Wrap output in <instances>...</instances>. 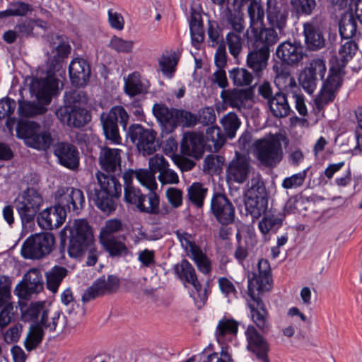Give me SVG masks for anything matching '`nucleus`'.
Here are the masks:
<instances>
[{
	"mask_svg": "<svg viewBox=\"0 0 362 362\" xmlns=\"http://www.w3.org/2000/svg\"><path fill=\"white\" fill-rule=\"evenodd\" d=\"M54 154L62 165L71 170L78 168V151L74 145L64 141L57 142L54 146Z\"/></svg>",
	"mask_w": 362,
	"mask_h": 362,
	"instance_id": "obj_24",
	"label": "nucleus"
},
{
	"mask_svg": "<svg viewBox=\"0 0 362 362\" xmlns=\"http://www.w3.org/2000/svg\"><path fill=\"white\" fill-rule=\"evenodd\" d=\"M175 234L187 256L196 250L198 246L194 242V237L182 229L177 230Z\"/></svg>",
	"mask_w": 362,
	"mask_h": 362,
	"instance_id": "obj_59",
	"label": "nucleus"
},
{
	"mask_svg": "<svg viewBox=\"0 0 362 362\" xmlns=\"http://www.w3.org/2000/svg\"><path fill=\"white\" fill-rule=\"evenodd\" d=\"M230 79L235 86H251L254 76L251 72L245 68H233L228 71Z\"/></svg>",
	"mask_w": 362,
	"mask_h": 362,
	"instance_id": "obj_47",
	"label": "nucleus"
},
{
	"mask_svg": "<svg viewBox=\"0 0 362 362\" xmlns=\"http://www.w3.org/2000/svg\"><path fill=\"white\" fill-rule=\"evenodd\" d=\"M56 115L62 124L71 127H82L90 120L88 110L80 107H61Z\"/></svg>",
	"mask_w": 362,
	"mask_h": 362,
	"instance_id": "obj_20",
	"label": "nucleus"
},
{
	"mask_svg": "<svg viewBox=\"0 0 362 362\" xmlns=\"http://www.w3.org/2000/svg\"><path fill=\"white\" fill-rule=\"evenodd\" d=\"M124 224L119 219L112 218L105 221L104 226L100 229L99 238H113L114 234L123 230Z\"/></svg>",
	"mask_w": 362,
	"mask_h": 362,
	"instance_id": "obj_58",
	"label": "nucleus"
},
{
	"mask_svg": "<svg viewBox=\"0 0 362 362\" xmlns=\"http://www.w3.org/2000/svg\"><path fill=\"white\" fill-rule=\"evenodd\" d=\"M150 83L148 80L142 79L137 72L129 74L124 81V92L130 97L144 94L148 92Z\"/></svg>",
	"mask_w": 362,
	"mask_h": 362,
	"instance_id": "obj_34",
	"label": "nucleus"
},
{
	"mask_svg": "<svg viewBox=\"0 0 362 362\" xmlns=\"http://www.w3.org/2000/svg\"><path fill=\"white\" fill-rule=\"evenodd\" d=\"M177 61L178 58L175 52L170 55L162 56L159 60V66L163 74L168 77H171L175 71Z\"/></svg>",
	"mask_w": 362,
	"mask_h": 362,
	"instance_id": "obj_61",
	"label": "nucleus"
},
{
	"mask_svg": "<svg viewBox=\"0 0 362 362\" xmlns=\"http://www.w3.org/2000/svg\"><path fill=\"white\" fill-rule=\"evenodd\" d=\"M273 70L276 74L274 83L279 90L287 94L296 93L300 91L295 78L291 74L290 71L283 65H274Z\"/></svg>",
	"mask_w": 362,
	"mask_h": 362,
	"instance_id": "obj_28",
	"label": "nucleus"
},
{
	"mask_svg": "<svg viewBox=\"0 0 362 362\" xmlns=\"http://www.w3.org/2000/svg\"><path fill=\"white\" fill-rule=\"evenodd\" d=\"M339 31L341 39L354 40L358 35V26L352 13L344 15L339 23Z\"/></svg>",
	"mask_w": 362,
	"mask_h": 362,
	"instance_id": "obj_42",
	"label": "nucleus"
},
{
	"mask_svg": "<svg viewBox=\"0 0 362 362\" xmlns=\"http://www.w3.org/2000/svg\"><path fill=\"white\" fill-rule=\"evenodd\" d=\"M221 124L227 136L233 139L240 125V121L234 112H229L221 119Z\"/></svg>",
	"mask_w": 362,
	"mask_h": 362,
	"instance_id": "obj_57",
	"label": "nucleus"
},
{
	"mask_svg": "<svg viewBox=\"0 0 362 362\" xmlns=\"http://www.w3.org/2000/svg\"><path fill=\"white\" fill-rule=\"evenodd\" d=\"M242 33L228 32L226 36V42L228 45L229 53L238 59L243 49L244 40L240 36Z\"/></svg>",
	"mask_w": 362,
	"mask_h": 362,
	"instance_id": "obj_54",
	"label": "nucleus"
},
{
	"mask_svg": "<svg viewBox=\"0 0 362 362\" xmlns=\"http://www.w3.org/2000/svg\"><path fill=\"white\" fill-rule=\"evenodd\" d=\"M40 125L34 121L18 120L16 126V136L24 141L26 146L28 144L29 139H32Z\"/></svg>",
	"mask_w": 362,
	"mask_h": 362,
	"instance_id": "obj_46",
	"label": "nucleus"
},
{
	"mask_svg": "<svg viewBox=\"0 0 362 362\" xmlns=\"http://www.w3.org/2000/svg\"><path fill=\"white\" fill-rule=\"evenodd\" d=\"M121 152L118 148H101L99 155L101 168L108 173L121 171Z\"/></svg>",
	"mask_w": 362,
	"mask_h": 362,
	"instance_id": "obj_31",
	"label": "nucleus"
},
{
	"mask_svg": "<svg viewBox=\"0 0 362 362\" xmlns=\"http://www.w3.org/2000/svg\"><path fill=\"white\" fill-rule=\"evenodd\" d=\"M119 284V279L114 275L103 276L88 287L82 296V301L87 303L99 296L115 292Z\"/></svg>",
	"mask_w": 362,
	"mask_h": 362,
	"instance_id": "obj_18",
	"label": "nucleus"
},
{
	"mask_svg": "<svg viewBox=\"0 0 362 362\" xmlns=\"http://www.w3.org/2000/svg\"><path fill=\"white\" fill-rule=\"evenodd\" d=\"M135 177L139 182L150 191L156 188V177L147 169L132 170L125 171L122 175L124 187L132 186L133 177Z\"/></svg>",
	"mask_w": 362,
	"mask_h": 362,
	"instance_id": "obj_32",
	"label": "nucleus"
},
{
	"mask_svg": "<svg viewBox=\"0 0 362 362\" xmlns=\"http://www.w3.org/2000/svg\"><path fill=\"white\" fill-rule=\"evenodd\" d=\"M223 21L226 27L231 29L230 32L243 33L245 29L244 14L240 9L228 8L224 13Z\"/></svg>",
	"mask_w": 362,
	"mask_h": 362,
	"instance_id": "obj_41",
	"label": "nucleus"
},
{
	"mask_svg": "<svg viewBox=\"0 0 362 362\" xmlns=\"http://www.w3.org/2000/svg\"><path fill=\"white\" fill-rule=\"evenodd\" d=\"M355 120L356 126L355 134L356 138V153H362V106H358L354 110Z\"/></svg>",
	"mask_w": 362,
	"mask_h": 362,
	"instance_id": "obj_64",
	"label": "nucleus"
},
{
	"mask_svg": "<svg viewBox=\"0 0 362 362\" xmlns=\"http://www.w3.org/2000/svg\"><path fill=\"white\" fill-rule=\"evenodd\" d=\"M100 242L110 257H119L128 253V248L125 244L116 238L101 239Z\"/></svg>",
	"mask_w": 362,
	"mask_h": 362,
	"instance_id": "obj_48",
	"label": "nucleus"
},
{
	"mask_svg": "<svg viewBox=\"0 0 362 362\" xmlns=\"http://www.w3.org/2000/svg\"><path fill=\"white\" fill-rule=\"evenodd\" d=\"M247 16L250 19V28H256L255 26L258 23H263L266 13L260 0L251 2L247 8Z\"/></svg>",
	"mask_w": 362,
	"mask_h": 362,
	"instance_id": "obj_51",
	"label": "nucleus"
},
{
	"mask_svg": "<svg viewBox=\"0 0 362 362\" xmlns=\"http://www.w3.org/2000/svg\"><path fill=\"white\" fill-rule=\"evenodd\" d=\"M253 35L252 49L247 54L246 63L247 66L253 71L255 74L259 77L263 70L267 66L271 47L276 43L269 42L264 37L256 34Z\"/></svg>",
	"mask_w": 362,
	"mask_h": 362,
	"instance_id": "obj_12",
	"label": "nucleus"
},
{
	"mask_svg": "<svg viewBox=\"0 0 362 362\" xmlns=\"http://www.w3.org/2000/svg\"><path fill=\"white\" fill-rule=\"evenodd\" d=\"M66 217V210L56 202L54 206L47 208L39 214L37 222L41 228L52 230L61 226Z\"/></svg>",
	"mask_w": 362,
	"mask_h": 362,
	"instance_id": "obj_22",
	"label": "nucleus"
},
{
	"mask_svg": "<svg viewBox=\"0 0 362 362\" xmlns=\"http://www.w3.org/2000/svg\"><path fill=\"white\" fill-rule=\"evenodd\" d=\"M211 211L216 221L223 226L231 224L235 221V207L227 197L215 193L211 200Z\"/></svg>",
	"mask_w": 362,
	"mask_h": 362,
	"instance_id": "obj_16",
	"label": "nucleus"
},
{
	"mask_svg": "<svg viewBox=\"0 0 362 362\" xmlns=\"http://www.w3.org/2000/svg\"><path fill=\"white\" fill-rule=\"evenodd\" d=\"M176 111L177 109H170L163 104H155L153 107V113L157 120L170 132L176 127Z\"/></svg>",
	"mask_w": 362,
	"mask_h": 362,
	"instance_id": "obj_35",
	"label": "nucleus"
},
{
	"mask_svg": "<svg viewBox=\"0 0 362 362\" xmlns=\"http://www.w3.org/2000/svg\"><path fill=\"white\" fill-rule=\"evenodd\" d=\"M204 136L198 132H187L183 135L180 148L182 154L201 158L204 152Z\"/></svg>",
	"mask_w": 362,
	"mask_h": 362,
	"instance_id": "obj_25",
	"label": "nucleus"
},
{
	"mask_svg": "<svg viewBox=\"0 0 362 362\" xmlns=\"http://www.w3.org/2000/svg\"><path fill=\"white\" fill-rule=\"evenodd\" d=\"M303 34L307 48L310 50H318L325 45L322 31L316 21H310L303 24Z\"/></svg>",
	"mask_w": 362,
	"mask_h": 362,
	"instance_id": "obj_29",
	"label": "nucleus"
},
{
	"mask_svg": "<svg viewBox=\"0 0 362 362\" xmlns=\"http://www.w3.org/2000/svg\"><path fill=\"white\" fill-rule=\"evenodd\" d=\"M250 172V164L246 157L236 153L235 158L228 164L226 168L228 181L243 183L248 178Z\"/></svg>",
	"mask_w": 362,
	"mask_h": 362,
	"instance_id": "obj_23",
	"label": "nucleus"
},
{
	"mask_svg": "<svg viewBox=\"0 0 362 362\" xmlns=\"http://www.w3.org/2000/svg\"><path fill=\"white\" fill-rule=\"evenodd\" d=\"M43 288L44 279L41 271L37 268H32L23 275L13 292L19 298L28 300L33 295L40 293Z\"/></svg>",
	"mask_w": 362,
	"mask_h": 362,
	"instance_id": "obj_13",
	"label": "nucleus"
},
{
	"mask_svg": "<svg viewBox=\"0 0 362 362\" xmlns=\"http://www.w3.org/2000/svg\"><path fill=\"white\" fill-rule=\"evenodd\" d=\"M55 247V237L49 232L30 235L23 242L21 254L24 259L39 260L52 252Z\"/></svg>",
	"mask_w": 362,
	"mask_h": 362,
	"instance_id": "obj_4",
	"label": "nucleus"
},
{
	"mask_svg": "<svg viewBox=\"0 0 362 362\" xmlns=\"http://www.w3.org/2000/svg\"><path fill=\"white\" fill-rule=\"evenodd\" d=\"M329 75L323 83L322 90L336 95V93L342 84V78L344 74V69L334 67V64H329Z\"/></svg>",
	"mask_w": 362,
	"mask_h": 362,
	"instance_id": "obj_38",
	"label": "nucleus"
},
{
	"mask_svg": "<svg viewBox=\"0 0 362 362\" xmlns=\"http://www.w3.org/2000/svg\"><path fill=\"white\" fill-rule=\"evenodd\" d=\"M64 100L66 105L65 107H78L87 103L88 96L83 90H71L65 91Z\"/></svg>",
	"mask_w": 362,
	"mask_h": 362,
	"instance_id": "obj_56",
	"label": "nucleus"
},
{
	"mask_svg": "<svg viewBox=\"0 0 362 362\" xmlns=\"http://www.w3.org/2000/svg\"><path fill=\"white\" fill-rule=\"evenodd\" d=\"M42 204V194L33 187H28L18 194L14 200V206L23 226L35 220Z\"/></svg>",
	"mask_w": 362,
	"mask_h": 362,
	"instance_id": "obj_7",
	"label": "nucleus"
},
{
	"mask_svg": "<svg viewBox=\"0 0 362 362\" xmlns=\"http://www.w3.org/2000/svg\"><path fill=\"white\" fill-rule=\"evenodd\" d=\"M43 101L38 100L28 101L25 100H18V111L21 116L25 117H33L37 115H44L46 113L47 108Z\"/></svg>",
	"mask_w": 362,
	"mask_h": 362,
	"instance_id": "obj_39",
	"label": "nucleus"
},
{
	"mask_svg": "<svg viewBox=\"0 0 362 362\" xmlns=\"http://www.w3.org/2000/svg\"><path fill=\"white\" fill-rule=\"evenodd\" d=\"M288 98H291V94L281 91H278L274 94L273 98L268 103L269 110L274 117L283 118L291 114L292 110Z\"/></svg>",
	"mask_w": 362,
	"mask_h": 362,
	"instance_id": "obj_33",
	"label": "nucleus"
},
{
	"mask_svg": "<svg viewBox=\"0 0 362 362\" xmlns=\"http://www.w3.org/2000/svg\"><path fill=\"white\" fill-rule=\"evenodd\" d=\"M53 142L52 131L50 129L42 130L40 127L37 129L32 139H29L27 146L39 151H46L52 146Z\"/></svg>",
	"mask_w": 362,
	"mask_h": 362,
	"instance_id": "obj_40",
	"label": "nucleus"
},
{
	"mask_svg": "<svg viewBox=\"0 0 362 362\" xmlns=\"http://www.w3.org/2000/svg\"><path fill=\"white\" fill-rule=\"evenodd\" d=\"M129 115L124 107L115 105L107 112H103L100 116L103 133L107 140L112 144H119L122 139L119 132V124L126 130Z\"/></svg>",
	"mask_w": 362,
	"mask_h": 362,
	"instance_id": "obj_6",
	"label": "nucleus"
},
{
	"mask_svg": "<svg viewBox=\"0 0 362 362\" xmlns=\"http://www.w3.org/2000/svg\"><path fill=\"white\" fill-rule=\"evenodd\" d=\"M33 18L19 21L13 29L6 31L3 35L4 40L8 44L15 42L17 39L23 40L34 36Z\"/></svg>",
	"mask_w": 362,
	"mask_h": 362,
	"instance_id": "obj_30",
	"label": "nucleus"
},
{
	"mask_svg": "<svg viewBox=\"0 0 362 362\" xmlns=\"http://www.w3.org/2000/svg\"><path fill=\"white\" fill-rule=\"evenodd\" d=\"M284 219V214L267 211L263 215L262 219L259 222V229L264 235L268 234L269 232L276 233L282 226Z\"/></svg>",
	"mask_w": 362,
	"mask_h": 362,
	"instance_id": "obj_36",
	"label": "nucleus"
},
{
	"mask_svg": "<svg viewBox=\"0 0 362 362\" xmlns=\"http://www.w3.org/2000/svg\"><path fill=\"white\" fill-rule=\"evenodd\" d=\"M245 206L247 214L253 219H257L267 212V194L262 180L252 179L251 186L245 194Z\"/></svg>",
	"mask_w": 362,
	"mask_h": 362,
	"instance_id": "obj_11",
	"label": "nucleus"
},
{
	"mask_svg": "<svg viewBox=\"0 0 362 362\" xmlns=\"http://www.w3.org/2000/svg\"><path fill=\"white\" fill-rule=\"evenodd\" d=\"M30 11H32V8L30 4L17 1L10 4L6 10L0 11V19L11 16H25Z\"/></svg>",
	"mask_w": 362,
	"mask_h": 362,
	"instance_id": "obj_55",
	"label": "nucleus"
},
{
	"mask_svg": "<svg viewBox=\"0 0 362 362\" xmlns=\"http://www.w3.org/2000/svg\"><path fill=\"white\" fill-rule=\"evenodd\" d=\"M124 199L127 202L136 205V208L142 212L150 214H158L159 213V198L158 196L152 191L149 192V201L148 206L141 204V201L144 198V194L141 193L139 189L133 186L124 187Z\"/></svg>",
	"mask_w": 362,
	"mask_h": 362,
	"instance_id": "obj_19",
	"label": "nucleus"
},
{
	"mask_svg": "<svg viewBox=\"0 0 362 362\" xmlns=\"http://www.w3.org/2000/svg\"><path fill=\"white\" fill-rule=\"evenodd\" d=\"M254 154L262 165L276 167L283 158V149L280 140L274 136L257 139L253 144Z\"/></svg>",
	"mask_w": 362,
	"mask_h": 362,
	"instance_id": "obj_8",
	"label": "nucleus"
},
{
	"mask_svg": "<svg viewBox=\"0 0 362 362\" xmlns=\"http://www.w3.org/2000/svg\"><path fill=\"white\" fill-rule=\"evenodd\" d=\"M206 142L211 151L217 152L223 146L226 137L218 126L209 127L206 131Z\"/></svg>",
	"mask_w": 362,
	"mask_h": 362,
	"instance_id": "obj_45",
	"label": "nucleus"
},
{
	"mask_svg": "<svg viewBox=\"0 0 362 362\" xmlns=\"http://www.w3.org/2000/svg\"><path fill=\"white\" fill-rule=\"evenodd\" d=\"M276 55L284 66H298L305 55L304 47L296 42L284 41L276 49Z\"/></svg>",
	"mask_w": 362,
	"mask_h": 362,
	"instance_id": "obj_17",
	"label": "nucleus"
},
{
	"mask_svg": "<svg viewBox=\"0 0 362 362\" xmlns=\"http://www.w3.org/2000/svg\"><path fill=\"white\" fill-rule=\"evenodd\" d=\"M249 92L246 90L229 89L221 92L222 101L230 107L240 109L244 103L249 99Z\"/></svg>",
	"mask_w": 362,
	"mask_h": 362,
	"instance_id": "obj_37",
	"label": "nucleus"
},
{
	"mask_svg": "<svg viewBox=\"0 0 362 362\" xmlns=\"http://www.w3.org/2000/svg\"><path fill=\"white\" fill-rule=\"evenodd\" d=\"M26 82L28 83L31 96L43 101L45 104H49L58 90L59 80L51 71L28 78Z\"/></svg>",
	"mask_w": 362,
	"mask_h": 362,
	"instance_id": "obj_10",
	"label": "nucleus"
},
{
	"mask_svg": "<svg viewBox=\"0 0 362 362\" xmlns=\"http://www.w3.org/2000/svg\"><path fill=\"white\" fill-rule=\"evenodd\" d=\"M69 232L68 255L72 258L80 257L93 245L91 228L86 220L78 219L69 228Z\"/></svg>",
	"mask_w": 362,
	"mask_h": 362,
	"instance_id": "obj_5",
	"label": "nucleus"
},
{
	"mask_svg": "<svg viewBox=\"0 0 362 362\" xmlns=\"http://www.w3.org/2000/svg\"><path fill=\"white\" fill-rule=\"evenodd\" d=\"M358 45L354 40L341 39L338 48L337 54H335L329 59V64H334V67L344 69L347 62L351 60L356 51Z\"/></svg>",
	"mask_w": 362,
	"mask_h": 362,
	"instance_id": "obj_27",
	"label": "nucleus"
},
{
	"mask_svg": "<svg viewBox=\"0 0 362 362\" xmlns=\"http://www.w3.org/2000/svg\"><path fill=\"white\" fill-rule=\"evenodd\" d=\"M55 202L66 211L77 215L84 206L85 197L80 189L60 187L55 192Z\"/></svg>",
	"mask_w": 362,
	"mask_h": 362,
	"instance_id": "obj_15",
	"label": "nucleus"
},
{
	"mask_svg": "<svg viewBox=\"0 0 362 362\" xmlns=\"http://www.w3.org/2000/svg\"><path fill=\"white\" fill-rule=\"evenodd\" d=\"M67 269L61 266H54L45 273L46 286L53 293L57 292L59 285L67 275Z\"/></svg>",
	"mask_w": 362,
	"mask_h": 362,
	"instance_id": "obj_43",
	"label": "nucleus"
},
{
	"mask_svg": "<svg viewBox=\"0 0 362 362\" xmlns=\"http://www.w3.org/2000/svg\"><path fill=\"white\" fill-rule=\"evenodd\" d=\"M335 98V95L320 90V94L314 100L313 110L316 115L323 116L325 107Z\"/></svg>",
	"mask_w": 362,
	"mask_h": 362,
	"instance_id": "obj_62",
	"label": "nucleus"
},
{
	"mask_svg": "<svg viewBox=\"0 0 362 362\" xmlns=\"http://www.w3.org/2000/svg\"><path fill=\"white\" fill-rule=\"evenodd\" d=\"M175 272L179 278L185 282L192 285L194 291L191 295L196 303L204 304L207 300V290L202 289V284L197 279L195 269L191 263L187 259H182L175 266Z\"/></svg>",
	"mask_w": 362,
	"mask_h": 362,
	"instance_id": "obj_14",
	"label": "nucleus"
},
{
	"mask_svg": "<svg viewBox=\"0 0 362 362\" xmlns=\"http://www.w3.org/2000/svg\"><path fill=\"white\" fill-rule=\"evenodd\" d=\"M207 192L202 183L194 182L187 188V198L197 207L202 208Z\"/></svg>",
	"mask_w": 362,
	"mask_h": 362,
	"instance_id": "obj_50",
	"label": "nucleus"
},
{
	"mask_svg": "<svg viewBox=\"0 0 362 362\" xmlns=\"http://www.w3.org/2000/svg\"><path fill=\"white\" fill-rule=\"evenodd\" d=\"M188 257L194 262L200 272L204 274H209L211 272V262L200 247L194 250Z\"/></svg>",
	"mask_w": 362,
	"mask_h": 362,
	"instance_id": "obj_53",
	"label": "nucleus"
},
{
	"mask_svg": "<svg viewBox=\"0 0 362 362\" xmlns=\"http://www.w3.org/2000/svg\"><path fill=\"white\" fill-rule=\"evenodd\" d=\"M266 17L268 27L262 26L258 30L252 28V33L258 35L269 42L277 43L282 35L288 19V11L279 0H267Z\"/></svg>",
	"mask_w": 362,
	"mask_h": 362,
	"instance_id": "obj_3",
	"label": "nucleus"
},
{
	"mask_svg": "<svg viewBox=\"0 0 362 362\" xmlns=\"http://www.w3.org/2000/svg\"><path fill=\"white\" fill-rule=\"evenodd\" d=\"M42 326L40 324L31 325L24 341L27 351L35 349L42 341L44 336Z\"/></svg>",
	"mask_w": 362,
	"mask_h": 362,
	"instance_id": "obj_49",
	"label": "nucleus"
},
{
	"mask_svg": "<svg viewBox=\"0 0 362 362\" xmlns=\"http://www.w3.org/2000/svg\"><path fill=\"white\" fill-rule=\"evenodd\" d=\"M69 72L73 85L85 86L90 78V67L86 60L82 58H76L71 62Z\"/></svg>",
	"mask_w": 362,
	"mask_h": 362,
	"instance_id": "obj_26",
	"label": "nucleus"
},
{
	"mask_svg": "<svg viewBox=\"0 0 362 362\" xmlns=\"http://www.w3.org/2000/svg\"><path fill=\"white\" fill-rule=\"evenodd\" d=\"M96 178L98 187L88 190L89 199L100 210L109 215L116 210L123 187L114 175L98 171Z\"/></svg>",
	"mask_w": 362,
	"mask_h": 362,
	"instance_id": "obj_2",
	"label": "nucleus"
},
{
	"mask_svg": "<svg viewBox=\"0 0 362 362\" xmlns=\"http://www.w3.org/2000/svg\"><path fill=\"white\" fill-rule=\"evenodd\" d=\"M17 308L13 303L5 305L0 310V328L6 327L10 323L16 320Z\"/></svg>",
	"mask_w": 362,
	"mask_h": 362,
	"instance_id": "obj_60",
	"label": "nucleus"
},
{
	"mask_svg": "<svg viewBox=\"0 0 362 362\" xmlns=\"http://www.w3.org/2000/svg\"><path fill=\"white\" fill-rule=\"evenodd\" d=\"M239 322L233 319L223 317L218 321L216 329V337L218 342L224 340L225 337L236 336L238 331Z\"/></svg>",
	"mask_w": 362,
	"mask_h": 362,
	"instance_id": "obj_44",
	"label": "nucleus"
},
{
	"mask_svg": "<svg viewBox=\"0 0 362 362\" xmlns=\"http://www.w3.org/2000/svg\"><path fill=\"white\" fill-rule=\"evenodd\" d=\"M247 281L249 298L247 299V305L250 309L251 319L262 333H267L270 329L269 313L263 300L259 296L260 293L272 288L271 268L267 259L259 260L257 273L249 274Z\"/></svg>",
	"mask_w": 362,
	"mask_h": 362,
	"instance_id": "obj_1",
	"label": "nucleus"
},
{
	"mask_svg": "<svg viewBox=\"0 0 362 362\" xmlns=\"http://www.w3.org/2000/svg\"><path fill=\"white\" fill-rule=\"evenodd\" d=\"M299 81L303 88L308 93H312L317 86L318 77L305 69L300 74Z\"/></svg>",
	"mask_w": 362,
	"mask_h": 362,
	"instance_id": "obj_63",
	"label": "nucleus"
},
{
	"mask_svg": "<svg viewBox=\"0 0 362 362\" xmlns=\"http://www.w3.org/2000/svg\"><path fill=\"white\" fill-rule=\"evenodd\" d=\"M245 335L247 342V349L262 362H269L268 358L269 344L257 329L252 325H250L245 332Z\"/></svg>",
	"mask_w": 362,
	"mask_h": 362,
	"instance_id": "obj_21",
	"label": "nucleus"
},
{
	"mask_svg": "<svg viewBox=\"0 0 362 362\" xmlns=\"http://www.w3.org/2000/svg\"><path fill=\"white\" fill-rule=\"evenodd\" d=\"M127 136L137 146V148H139L140 143L141 144V140L144 136H146V139L148 142L149 139H152L151 129H145L139 124H133L129 127L127 132Z\"/></svg>",
	"mask_w": 362,
	"mask_h": 362,
	"instance_id": "obj_52",
	"label": "nucleus"
},
{
	"mask_svg": "<svg viewBox=\"0 0 362 362\" xmlns=\"http://www.w3.org/2000/svg\"><path fill=\"white\" fill-rule=\"evenodd\" d=\"M22 319L25 322L35 321L40 318V324L45 329L53 332L61 320V313L46 307L45 301L31 303L25 309L21 308Z\"/></svg>",
	"mask_w": 362,
	"mask_h": 362,
	"instance_id": "obj_9",
	"label": "nucleus"
}]
</instances>
